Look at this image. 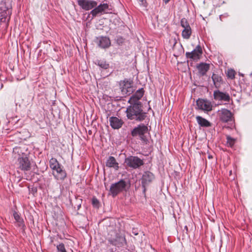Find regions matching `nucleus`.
<instances>
[{
  "instance_id": "obj_1",
  "label": "nucleus",
  "mask_w": 252,
  "mask_h": 252,
  "mask_svg": "<svg viewBox=\"0 0 252 252\" xmlns=\"http://www.w3.org/2000/svg\"><path fill=\"white\" fill-rule=\"evenodd\" d=\"M130 104L126 110L127 118L139 122L144 120L146 117V114L142 109V103Z\"/></svg>"
},
{
  "instance_id": "obj_2",
  "label": "nucleus",
  "mask_w": 252,
  "mask_h": 252,
  "mask_svg": "<svg viewBox=\"0 0 252 252\" xmlns=\"http://www.w3.org/2000/svg\"><path fill=\"white\" fill-rule=\"evenodd\" d=\"M132 84V81L126 79L120 82L119 87L123 95H129L133 92Z\"/></svg>"
},
{
  "instance_id": "obj_3",
  "label": "nucleus",
  "mask_w": 252,
  "mask_h": 252,
  "mask_svg": "<svg viewBox=\"0 0 252 252\" xmlns=\"http://www.w3.org/2000/svg\"><path fill=\"white\" fill-rule=\"evenodd\" d=\"M126 165L133 169H136L144 164L143 161L137 157L129 156L125 159Z\"/></svg>"
},
{
  "instance_id": "obj_4",
  "label": "nucleus",
  "mask_w": 252,
  "mask_h": 252,
  "mask_svg": "<svg viewBox=\"0 0 252 252\" xmlns=\"http://www.w3.org/2000/svg\"><path fill=\"white\" fill-rule=\"evenodd\" d=\"M126 187V183L123 180H121L117 183L113 184L110 189V192L113 196H116L120 192L123 191Z\"/></svg>"
},
{
  "instance_id": "obj_5",
  "label": "nucleus",
  "mask_w": 252,
  "mask_h": 252,
  "mask_svg": "<svg viewBox=\"0 0 252 252\" xmlns=\"http://www.w3.org/2000/svg\"><path fill=\"white\" fill-rule=\"evenodd\" d=\"M148 131V127L144 124H141L132 130L131 135L132 136H139L142 140L145 141L146 138L144 135L145 133H147Z\"/></svg>"
},
{
  "instance_id": "obj_6",
  "label": "nucleus",
  "mask_w": 252,
  "mask_h": 252,
  "mask_svg": "<svg viewBox=\"0 0 252 252\" xmlns=\"http://www.w3.org/2000/svg\"><path fill=\"white\" fill-rule=\"evenodd\" d=\"M155 179L154 174L150 171L145 172L141 178V184L143 188V191H145L146 187Z\"/></svg>"
},
{
  "instance_id": "obj_7",
  "label": "nucleus",
  "mask_w": 252,
  "mask_h": 252,
  "mask_svg": "<svg viewBox=\"0 0 252 252\" xmlns=\"http://www.w3.org/2000/svg\"><path fill=\"white\" fill-rule=\"evenodd\" d=\"M19 157L18 159V164L20 169L23 171H29L31 169V163L27 156Z\"/></svg>"
},
{
  "instance_id": "obj_8",
  "label": "nucleus",
  "mask_w": 252,
  "mask_h": 252,
  "mask_svg": "<svg viewBox=\"0 0 252 252\" xmlns=\"http://www.w3.org/2000/svg\"><path fill=\"white\" fill-rule=\"evenodd\" d=\"M218 115L220 121L227 123L232 121V114L230 111L226 109H221L218 111Z\"/></svg>"
},
{
  "instance_id": "obj_9",
  "label": "nucleus",
  "mask_w": 252,
  "mask_h": 252,
  "mask_svg": "<svg viewBox=\"0 0 252 252\" xmlns=\"http://www.w3.org/2000/svg\"><path fill=\"white\" fill-rule=\"evenodd\" d=\"M196 104L199 109L206 111H210L212 110L211 103L207 100L199 99L196 101Z\"/></svg>"
},
{
  "instance_id": "obj_10",
  "label": "nucleus",
  "mask_w": 252,
  "mask_h": 252,
  "mask_svg": "<svg viewBox=\"0 0 252 252\" xmlns=\"http://www.w3.org/2000/svg\"><path fill=\"white\" fill-rule=\"evenodd\" d=\"M78 3L83 9L86 10L91 9L97 5V2L94 0H79Z\"/></svg>"
},
{
  "instance_id": "obj_11",
  "label": "nucleus",
  "mask_w": 252,
  "mask_h": 252,
  "mask_svg": "<svg viewBox=\"0 0 252 252\" xmlns=\"http://www.w3.org/2000/svg\"><path fill=\"white\" fill-rule=\"evenodd\" d=\"M108 241L112 245L118 247L123 246L126 243L125 237L119 234H117L115 238H110Z\"/></svg>"
},
{
  "instance_id": "obj_12",
  "label": "nucleus",
  "mask_w": 252,
  "mask_h": 252,
  "mask_svg": "<svg viewBox=\"0 0 252 252\" xmlns=\"http://www.w3.org/2000/svg\"><path fill=\"white\" fill-rule=\"evenodd\" d=\"M144 92V91L143 89H139L132 96L130 97L128 100V102L130 104L141 103V102L139 101V100L143 96Z\"/></svg>"
},
{
  "instance_id": "obj_13",
  "label": "nucleus",
  "mask_w": 252,
  "mask_h": 252,
  "mask_svg": "<svg viewBox=\"0 0 252 252\" xmlns=\"http://www.w3.org/2000/svg\"><path fill=\"white\" fill-rule=\"evenodd\" d=\"M202 53V48L200 45H198L192 52H187L186 56L188 58H190L194 60H198L199 59Z\"/></svg>"
},
{
  "instance_id": "obj_14",
  "label": "nucleus",
  "mask_w": 252,
  "mask_h": 252,
  "mask_svg": "<svg viewBox=\"0 0 252 252\" xmlns=\"http://www.w3.org/2000/svg\"><path fill=\"white\" fill-rule=\"evenodd\" d=\"M214 99L217 100H222L229 102L230 100L229 95L225 93L221 92L220 91H215L214 93Z\"/></svg>"
},
{
  "instance_id": "obj_15",
  "label": "nucleus",
  "mask_w": 252,
  "mask_h": 252,
  "mask_svg": "<svg viewBox=\"0 0 252 252\" xmlns=\"http://www.w3.org/2000/svg\"><path fill=\"white\" fill-rule=\"evenodd\" d=\"M110 124L112 128L114 129H119L123 125V122L121 119H120L116 117H111L109 119Z\"/></svg>"
},
{
  "instance_id": "obj_16",
  "label": "nucleus",
  "mask_w": 252,
  "mask_h": 252,
  "mask_svg": "<svg viewBox=\"0 0 252 252\" xmlns=\"http://www.w3.org/2000/svg\"><path fill=\"white\" fill-rule=\"evenodd\" d=\"M53 175L57 180H63L66 176L65 171L63 169L62 167L59 168L57 170L54 171Z\"/></svg>"
},
{
  "instance_id": "obj_17",
  "label": "nucleus",
  "mask_w": 252,
  "mask_h": 252,
  "mask_svg": "<svg viewBox=\"0 0 252 252\" xmlns=\"http://www.w3.org/2000/svg\"><path fill=\"white\" fill-rule=\"evenodd\" d=\"M108 5L107 3L101 4L92 10L91 13L93 16H95L98 13L104 11L106 9H108Z\"/></svg>"
},
{
  "instance_id": "obj_18",
  "label": "nucleus",
  "mask_w": 252,
  "mask_h": 252,
  "mask_svg": "<svg viewBox=\"0 0 252 252\" xmlns=\"http://www.w3.org/2000/svg\"><path fill=\"white\" fill-rule=\"evenodd\" d=\"M106 166L108 167L114 168L117 170L119 169V163L113 157H109L106 162Z\"/></svg>"
},
{
  "instance_id": "obj_19",
  "label": "nucleus",
  "mask_w": 252,
  "mask_h": 252,
  "mask_svg": "<svg viewBox=\"0 0 252 252\" xmlns=\"http://www.w3.org/2000/svg\"><path fill=\"white\" fill-rule=\"evenodd\" d=\"M26 151L27 150L24 148H22L21 147H16L13 148V153L14 157L18 159L19 157H24L23 155L27 156L25 153Z\"/></svg>"
},
{
  "instance_id": "obj_20",
  "label": "nucleus",
  "mask_w": 252,
  "mask_h": 252,
  "mask_svg": "<svg viewBox=\"0 0 252 252\" xmlns=\"http://www.w3.org/2000/svg\"><path fill=\"white\" fill-rule=\"evenodd\" d=\"M198 72L202 76L204 75L210 68V64L206 63H201L197 66Z\"/></svg>"
},
{
  "instance_id": "obj_21",
  "label": "nucleus",
  "mask_w": 252,
  "mask_h": 252,
  "mask_svg": "<svg viewBox=\"0 0 252 252\" xmlns=\"http://www.w3.org/2000/svg\"><path fill=\"white\" fill-rule=\"evenodd\" d=\"M196 121L199 125L202 127H210L211 126V123L206 119L201 116H198L196 117Z\"/></svg>"
},
{
  "instance_id": "obj_22",
  "label": "nucleus",
  "mask_w": 252,
  "mask_h": 252,
  "mask_svg": "<svg viewBox=\"0 0 252 252\" xmlns=\"http://www.w3.org/2000/svg\"><path fill=\"white\" fill-rule=\"evenodd\" d=\"M110 44V40L108 37H102L99 40V46L102 48H108Z\"/></svg>"
},
{
  "instance_id": "obj_23",
  "label": "nucleus",
  "mask_w": 252,
  "mask_h": 252,
  "mask_svg": "<svg viewBox=\"0 0 252 252\" xmlns=\"http://www.w3.org/2000/svg\"><path fill=\"white\" fill-rule=\"evenodd\" d=\"M212 78L215 87L217 88L219 87L221 81V77L218 74H213Z\"/></svg>"
},
{
  "instance_id": "obj_24",
  "label": "nucleus",
  "mask_w": 252,
  "mask_h": 252,
  "mask_svg": "<svg viewBox=\"0 0 252 252\" xmlns=\"http://www.w3.org/2000/svg\"><path fill=\"white\" fill-rule=\"evenodd\" d=\"M191 34V30L190 27L188 28H184L182 31V35L184 38L189 39Z\"/></svg>"
},
{
  "instance_id": "obj_25",
  "label": "nucleus",
  "mask_w": 252,
  "mask_h": 252,
  "mask_svg": "<svg viewBox=\"0 0 252 252\" xmlns=\"http://www.w3.org/2000/svg\"><path fill=\"white\" fill-rule=\"evenodd\" d=\"M97 64L103 69H107L109 66V64L105 61L101 60L98 61Z\"/></svg>"
},
{
  "instance_id": "obj_26",
  "label": "nucleus",
  "mask_w": 252,
  "mask_h": 252,
  "mask_svg": "<svg viewBox=\"0 0 252 252\" xmlns=\"http://www.w3.org/2000/svg\"><path fill=\"white\" fill-rule=\"evenodd\" d=\"M235 71L233 69H230L227 71V76L229 78L233 79L235 78Z\"/></svg>"
},
{
  "instance_id": "obj_27",
  "label": "nucleus",
  "mask_w": 252,
  "mask_h": 252,
  "mask_svg": "<svg viewBox=\"0 0 252 252\" xmlns=\"http://www.w3.org/2000/svg\"><path fill=\"white\" fill-rule=\"evenodd\" d=\"M58 252H67L63 243H60L57 246Z\"/></svg>"
},
{
  "instance_id": "obj_28",
  "label": "nucleus",
  "mask_w": 252,
  "mask_h": 252,
  "mask_svg": "<svg viewBox=\"0 0 252 252\" xmlns=\"http://www.w3.org/2000/svg\"><path fill=\"white\" fill-rule=\"evenodd\" d=\"M235 139L231 138L230 136H227V144L230 146L232 147L235 143Z\"/></svg>"
},
{
  "instance_id": "obj_29",
  "label": "nucleus",
  "mask_w": 252,
  "mask_h": 252,
  "mask_svg": "<svg viewBox=\"0 0 252 252\" xmlns=\"http://www.w3.org/2000/svg\"><path fill=\"white\" fill-rule=\"evenodd\" d=\"M181 25L183 28H188V27H190L187 19L185 18H183L181 19Z\"/></svg>"
},
{
  "instance_id": "obj_30",
  "label": "nucleus",
  "mask_w": 252,
  "mask_h": 252,
  "mask_svg": "<svg viewBox=\"0 0 252 252\" xmlns=\"http://www.w3.org/2000/svg\"><path fill=\"white\" fill-rule=\"evenodd\" d=\"M58 163L59 162L55 158H52L49 161L50 167L55 164L58 165Z\"/></svg>"
},
{
  "instance_id": "obj_31",
  "label": "nucleus",
  "mask_w": 252,
  "mask_h": 252,
  "mask_svg": "<svg viewBox=\"0 0 252 252\" xmlns=\"http://www.w3.org/2000/svg\"><path fill=\"white\" fill-rule=\"evenodd\" d=\"M92 204L95 207H98L99 201L96 198H93L92 199Z\"/></svg>"
},
{
  "instance_id": "obj_32",
  "label": "nucleus",
  "mask_w": 252,
  "mask_h": 252,
  "mask_svg": "<svg viewBox=\"0 0 252 252\" xmlns=\"http://www.w3.org/2000/svg\"><path fill=\"white\" fill-rule=\"evenodd\" d=\"M13 216H14L15 220L17 222H20L21 221V218L18 213H17L16 212H14L13 214Z\"/></svg>"
},
{
  "instance_id": "obj_33",
  "label": "nucleus",
  "mask_w": 252,
  "mask_h": 252,
  "mask_svg": "<svg viewBox=\"0 0 252 252\" xmlns=\"http://www.w3.org/2000/svg\"><path fill=\"white\" fill-rule=\"evenodd\" d=\"M61 167V164L59 163H58V165L55 164V165L52 166L50 167L52 169V173H53L54 171L57 170L59 168H60Z\"/></svg>"
},
{
  "instance_id": "obj_34",
  "label": "nucleus",
  "mask_w": 252,
  "mask_h": 252,
  "mask_svg": "<svg viewBox=\"0 0 252 252\" xmlns=\"http://www.w3.org/2000/svg\"><path fill=\"white\" fill-rule=\"evenodd\" d=\"M165 3H167V2H168L170 0H163Z\"/></svg>"
},
{
  "instance_id": "obj_35",
  "label": "nucleus",
  "mask_w": 252,
  "mask_h": 252,
  "mask_svg": "<svg viewBox=\"0 0 252 252\" xmlns=\"http://www.w3.org/2000/svg\"><path fill=\"white\" fill-rule=\"evenodd\" d=\"M145 0H139V1L141 2L142 3H143Z\"/></svg>"
}]
</instances>
